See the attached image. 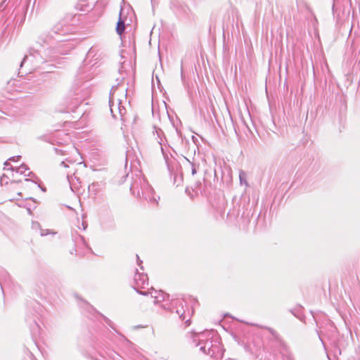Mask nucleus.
Segmentation results:
<instances>
[{
    "label": "nucleus",
    "instance_id": "nucleus-1",
    "mask_svg": "<svg viewBox=\"0 0 360 360\" xmlns=\"http://www.w3.org/2000/svg\"><path fill=\"white\" fill-rule=\"evenodd\" d=\"M130 191L134 195L141 197L150 202L158 204V199L155 196L153 188L149 185L147 180L141 174L136 176L130 187Z\"/></svg>",
    "mask_w": 360,
    "mask_h": 360
},
{
    "label": "nucleus",
    "instance_id": "nucleus-2",
    "mask_svg": "<svg viewBox=\"0 0 360 360\" xmlns=\"http://www.w3.org/2000/svg\"><path fill=\"white\" fill-rule=\"evenodd\" d=\"M89 95L90 90L87 82L70 90L65 101L67 105L66 112L74 111Z\"/></svg>",
    "mask_w": 360,
    "mask_h": 360
},
{
    "label": "nucleus",
    "instance_id": "nucleus-3",
    "mask_svg": "<svg viewBox=\"0 0 360 360\" xmlns=\"http://www.w3.org/2000/svg\"><path fill=\"white\" fill-rule=\"evenodd\" d=\"M198 341L196 344L197 347H200V350L211 357L216 356L219 350V346L217 344H214L212 340L205 337V334L202 333L198 335L197 338H194L193 342Z\"/></svg>",
    "mask_w": 360,
    "mask_h": 360
},
{
    "label": "nucleus",
    "instance_id": "nucleus-4",
    "mask_svg": "<svg viewBox=\"0 0 360 360\" xmlns=\"http://www.w3.org/2000/svg\"><path fill=\"white\" fill-rule=\"evenodd\" d=\"M121 88L120 84L117 86H113L110 90V96H109V106L110 109V112L112 116L115 119H120L122 120H124V116L127 112V110L125 107L122 105V100L120 98H117V113L115 112L114 109V101H115V91Z\"/></svg>",
    "mask_w": 360,
    "mask_h": 360
},
{
    "label": "nucleus",
    "instance_id": "nucleus-5",
    "mask_svg": "<svg viewBox=\"0 0 360 360\" xmlns=\"http://www.w3.org/2000/svg\"><path fill=\"white\" fill-rule=\"evenodd\" d=\"M134 290L142 295H147L148 291H142L140 289H145L148 285V278L147 274L139 273L136 269L134 275Z\"/></svg>",
    "mask_w": 360,
    "mask_h": 360
},
{
    "label": "nucleus",
    "instance_id": "nucleus-6",
    "mask_svg": "<svg viewBox=\"0 0 360 360\" xmlns=\"http://www.w3.org/2000/svg\"><path fill=\"white\" fill-rule=\"evenodd\" d=\"M31 58H34L35 60L34 68H39L40 64H43L45 62L39 51L30 49L29 54L25 55L23 60H22L20 67L22 68L27 63V60Z\"/></svg>",
    "mask_w": 360,
    "mask_h": 360
},
{
    "label": "nucleus",
    "instance_id": "nucleus-7",
    "mask_svg": "<svg viewBox=\"0 0 360 360\" xmlns=\"http://www.w3.org/2000/svg\"><path fill=\"white\" fill-rule=\"evenodd\" d=\"M97 55V51L94 48H91L88 53H86V58L84 60V62L86 64H91L92 66L96 65L97 63V60L98 59V57L95 58Z\"/></svg>",
    "mask_w": 360,
    "mask_h": 360
},
{
    "label": "nucleus",
    "instance_id": "nucleus-8",
    "mask_svg": "<svg viewBox=\"0 0 360 360\" xmlns=\"http://www.w3.org/2000/svg\"><path fill=\"white\" fill-rule=\"evenodd\" d=\"M65 31L66 30L64 27L60 23H58L53 26L49 34L51 37H53V34L64 35L65 34Z\"/></svg>",
    "mask_w": 360,
    "mask_h": 360
},
{
    "label": "nucleus",
    "instance_id": "nucleus-9",
    "mask_svg": "<svg viewBox=\"0 0 360 360\" xmlns=\"http://www.w3.org/2000/svg\"><path fill=\"white\" fill-rule=\"evenodd\" d=\"M121 14H122V10L120 11V18L117 22V26H116V32L119 35H121L124 32V30H125V22H124V20L122 18Z\"/></svg>",
    "mask_w": 360,
    "mask_h": 360
},
{
    "label": "nucleus",
    "instance_id": "nucleus-10",
    "mask_svg": "<svg viewBox=\"0 0 360 360\" xmlns=\"http://www.w3.org/2000/svg\"><path fill=\"white\" fill-rule=\"evenodd\" d=\"M148 294L151 295V297L155 299V302H160L162 301H165L166 298L169 297V295L165 293L162 290L158 291V295H153V292H148Z\"/></svg>",
    "mask_w": 360,
    "mask_h": 360
},
{
    "label": "nucleus",
    "instance_id": "nucleus-11",
    "mask_svg": "<svg viewBox=\"0 0 360 360\" xmlns=\"http://www.w3.org/2000/svg\"><path fill=\"white\" fill-rule=\"evenodd\" d=\"M73 49V44L68 42L63 44L61 47L57 49V53L61 55H66L68 53V51Z\"/></svg>",
    "mask_w": 360,
    "mask_h": 360
},
{
    "label": "nucleus",
    "instance_id": "nucleus-12",
    "mask_svg": "<svg viewBox=\"0 0 360 360\" xmlns=\"http://www.w3.org/2000/svg\"><path fill=\"white\" fill-rule=\"evenodd\" d=\"M32 229H34V230L39 229L40 230V234H41V236H46V235H48L49 233H51L49 231V230L41 229L39 223L37 222V221H32Z\"/></svg>",
    "mask_w": 360,
    "mask_h": 360
},
{
    "label": "nucleus",
    "instance_id": "nucleus-13",
    "mask_svg": "<svg viewBox=\"0 0 360 360\" xmlns=\"http://www.w3.org/2000/svg\"><path fill=\"white\" fill-rule=\"evenodd\" d=\"M86 2L87 0H79L77 4L75 5L76 9H78L81 11H88V9L86 8V7H88Z\"/></svg>",
    "mask_w": 360,
    "mask_h": 360
},
{
    "label": "nucleus",
    "instance_id": "nucleus-14",
    "mask_svg": "<svg viewBox=\"0 0 360 360\" xmlns=\"http://www.w3.org/2000/svg\"><path fill=\"white\" fill-rule=\"evenodd\" d=\"M98 187H99L98 183H95V182L92 183L88 187L89 192L91 193V194L96 195L98 192Z\"/></svg>",
    "mask_w": 360,
    "mask_h": 360
},
{
    "label": "nucleus",
    "instance_id": "nucleus-15",
    "mask_svg": "<svg viewBox=\"0 0 360 360\" xmlns=\"http://www.w3.org/2000/svg\"><path fill=\"white\" fill-rule=\"evenodd\" d=\"M239 179H240V184H245V186L248 185V181H247V174L243 170H240Z\"/></svg>",
    "mask_w": 360,
    "mask_h": 360
},
{
    "label": "nucleus",
    "instance_id": "nucleus-16",
    "mask_svg": "<svg viewBox=\"0 0 360 360\" xmlns=\"http://www.w3.org/2000/svg\"><path fill=\"white\" fill-rule=\"evenodd\" d=\"M192 190L195 192V195H198L199 193L202 194V183L200 181L196 182L194 188H192Z\"/></svg>",
    "mask_w": 360,
    "mask_h": 360
},
{
    "label": "nucleus",
    "instance_id": "nucleus-17",
    "mask_svg": "<svg viewBox=\"0 0 360 360\" xmlns=\"http://www.w3.org/2000/svg\"><path fill=\"white\" fill-rule=\"evenodd\" d=\"M27 169H29V168L25 164H22L20 167L15 168L16 172L21 174H25V171Z\"/></svg>",
    "mask_w": 360,
    "mask_h": 360
},
{
    "label": "nucleus",
    "instance_id": "nucleus-18",
    "mask_svg": "<svg viewBox=\"0 0 360 360\" xmlns=\"http://www.w3.org/2000/svg\"><path fill=\"white\" fill-rule=\"evenodd\" d=\"M9 26H10V22H8V20H6L5 22H4V30L2 31V33H1V37H4L8 28H9Z\"/></svg>",
    "mask_w": 360,
    "mask_h": 360
},
{
    "label": "nucleus",
    "instance_id": "nucleus-19",
    "mask_svg": "<svg viewBox=\"0 0 360 360\" xmlns=\"http://www.w3.org/2000/svg\"><path fill=\"white\" fill-rule=\"evenodd\" d=\"M74 240L75 243H82V244L85 245V239L83 236L80 235H77Z\"/></svg>",
    "mask_w": 360,
    "mask_h": 360
},
{
    "label": "nucleus",
    "instance_id": "nucleus-20",
    "mask_svg": "<svg viewBox=\"0 0 360 360\" xmlns=\"http://www.w3.org/2000/svg\"><path fill=\"white\" fill-rule=\"evenodd\" d=\"M7 0H2L0 4V13L4 11L6 8L8 6V3L6 4Z\"/></svg>",
    "mask_w": 360,
    "mask_h": 360
},
{
    "label": "nucleus",
    "instance_id": "nucleus-21",
    "mask_svg": "<svg viewBox=\"0 0 360 360\" xmlns=\"http://www.w3.org/2000/svg\"><path fill=\"white\" fill-rule=\"evenodd\" d=\"M176 313L179 316L180 318H181L182 320L185 319V316H184L185 311L183 309V308L181 309H176Z\"/></svg>",
    "mask_w": 360,
    "mask_h": 360
},
{
    "label": "nucleus",
    "instance_id": "nucleus-22",
    "mask_svg": "<svg viewBox=\"0 0 360 360\" xmlns=\"http://www.w3.org/2000/svg\"><path fill=\"white\" fill-rule=\"evenodd\" d=\"M105 322L112 328H114V323L107 317L103 316Z\"/></svg>",
    "mask_w": 360,
    "mask_h": 360
},
{
    "label": "nucleus",
    "instance_id": "nucleus-23",
    "mask_svg": "<svg viewBox=\"0 0 360 360\" xmlns=\"http://www.w3.org/2000/svg\"><path fill=\"white\" fill-rule=\"evenodd\" d=\"M155 131L157 133L158 136L160 138V141H158L159 144H162L161 141L162 139L160 138L161 134H162V131L160 129H155Z\"/></svg>",
    "mask_w": 360,
    "mask_h": 360
},
{
    "label": "nucleus",
    "instance_id": "nucleus-24",
    "mask_svg": "<svg viewBox=\"0 0 360 360\" xmlns=\"http://www.w3.org/2000/svg\"><path fill=\"white\" fill-rule=\"evenodd\" d=\"M20 158H21V156H20V155H18V156H13V157H12V158H9V160H11V161H16V160H20Z\"/></svg>",
    "mask_w": 360,
    "mask_h": 360
},
{
    "label": "nucleus",
    "instance_id": "nucleus-25",
    "mask_svg": "<svg viewBox=\"0 0 360 360\" xmlns=\"http://www.w3.org/2000/svg\"><path fill=\"white\" fill-rule=\"evenodd\" d=\"M136 258H137V264H138V265L141 266V269H143V266H141V264H142V261L140 259V258H139L138 255H136Z\"/></svg>",
    "mask_w": 360,
    "mask_h": 360
},
{
    "label": "nucleus",
    "instance_id": "nucleus-26",
    "mask_svg": "<svg viewBox=\"0 0 360 360\" xmlns=\"http://www.w3.org/2000/svg\"><path fill=\"white\" fill-rule=\"evenodd\" d=\"M29 62L32 64V66L34 68V64L35 63L34 58H31L27 60V63Z\"/></svg>",
    "mask_w": 360,
    "mask_h": 360
},
{
    "label": "nucleus",
    "instance_id": "nucleus-27",
    "mask_svg": "<svg viewBox=\"0 0 360 360\" xmlns=\"http://www.w3.org/2000/svg\"><path fill=\"white\" fill-rule=\"evenodd\" d=\"M114 109L116 113H117V99L115 98L114 101Z\"/></svg>",
    "mask_w": 360,
    "mask_h": 360
},
{
    "label": "nucleus",
    "instance_id": "nucleus-28",
    "mask_svg": "<svg viewBox=\"0 0 360 360\" xmlns=\"http://www.w3.org/2000/svg\"><path fill=\"white\" fill-rule=\"evenodd\" d=\"M196 173V168L195 166L192 164V174L194 175Z\"/></svg>",
    "mask_w": 360,
    "mask_h": 360
},
{
    "label": "nucleus",
    "instance_id": "nucleus-29",
    "mask_svg": "<svg viewBox=\"0 0 360 360\" xmlns=\"http://www.w3.org/2000/svg\"><path fill=\"white\" fill-rule=\"evenodd\" d=\"M150 290H151L150 292H153V295H158V290H154L153 288H151Z\"/></svg>",
    "mask_w": 360,
    "mask_h": 360
},
{
    "label": "nucleus",
    "instance_id": "nucleus-30",
    "mask_svg": "<svg viewBox=\"0 0 360 360\" xmlns=\"http://www.w3.org/2000/svg\"><path fill=\"white\" fill-rule=\"evenodd\" d=\"M121 90H122V93L125 92L124 96L126 97V96H127V89L126 88H124H124H122Z\"/></svg>",
    "mask_w": 360,
    "mask_h": 360
},
{
    "label": "nucleus",
    "instance_id": "nucleus-31",
    "mask_svg": "<svg viewBox=\"0 0 360 360\" xmlns=\"http://www.w3.org/2000/svg\"><path fill=\"white\" fill-rule=\"evenodd\" d=\"M174 304H179L180 305H182V302L180 301V300H176V301H175V302Z\"/></svg>",
    "mask_w": 360,
    "mask_h": 360
},
{
    "label": "nucleus",
    "instance_id": "nucleus-32",
    "mask_svg": "<svg viewBox=\"0 0 360 360\" xmlns=\"http://www.w3.org/2000/svg\"><path fill=\"white\" fill-rule=\"evenodd\" d=\"M32 175H33L32 172H30L28 174H25V176H31Z\"/></svg>",
    "mask_w": 360,
    "mask_h": 360
},
{
    "label": "nucleus",
    "instance_id": "nucleus-33",
    "mask_svg": "<svg viewBox=\"0 0 360 360\" xmlns=\"http://www.w3.org/2000/svg\"><path fill=\"white\" fill-rule=\"evenodd\" d=\"M61 165H63L64 167H68V165L63 161L61 162Z\"/></svg>",
    "mask_w": 360,
    "mask_h": 360
},
{
    "label": "nucleus",
    "instance_id": "nucleus-34",
    "mask_svg": "<svg viewBox=\"0 0 360 360\" xmlns=\"http://www.w3.org/2000/svg\"><path fill=\"white\" fill-rule=\"evenodd\" d=\"M56 60V56L51 57V60Z\"/></svg>",
    "mask_w": 360,
    "mask_h": 360
},
{
    "label": "nucleus",
    "instance_id": "nucleus-35",
    "mask_svg": "<svg viewBox=\"0 0 360 360\" xmlns=\"http://www.w3.org/2000/svg\"><path fill=\"white\" fill-rule=\"evenodd\" d=\"M58 40H59L60 41H70V39H59Z\"/></svg>",
    "mask_w": 360,
    "mask_h": 360
},
{
    "label": "nucleus",
    "instance_id": "nucleus-36",
    "mask_svg": "<svg viewBox=\"0 0 360 360\" xmlns=\"http://www.w3.org/2000/svg\"><path fill=\"white\" fill-rule=\"evenodd\" d=\"M290 312L295 316H297V314L292 311V310H290Z\"/></svg>",
    "mask_w": 360,
    "mask_h": 360
},
{
    "label": "nucleus",
    "instance_id": "nucleus-37",
    "mask_svg": "<svg viewBox=\"0 0 360 360\" xmlns=\"http://www.w3.org/2000/svg\"><path fill=\"white\" fill-rule=\"evenodd\" d=\"M69 181H70V186H71V188H72V184L71 180H70V179H69Z\"/></svg>",
    "mask_w": 360,
    "mask_h": 360
},
{
    "label": "nucleus",
    "instance_id": "nucleus-38",
    "mask_svg": "<svg viewBox=\"0 0 360 360\" xmlns=\"http://www.w3.org/2000/svg\"><path fill=\"white\" fill-rule=\"evenodd\" d=\"M39 188H41V190H42L43 191H46V189H45V188H41V186H39Z\"/></svg>",
    "mask_w": 360,
    "mask_h": 360
},
{
    "label": "nucleus",
    "instance_id": "nucleus-39",
    "mask_svg": "<svg viewBox=\"0 0 360 360\" xmlns=\"http://www.w3.org/2000/svg\"><path fill=\"white\" fill-rule=\"evenodd\" d=\"M39 188H41V190H42L43 191H46V189H45V188H41V186H39Z\"/></svg>",
    "mask_w": 360,
    "mask_h": 360
},
{
    "label": "nucleus",
    "instance_id": "nucleus-40",
    "mask_svg": "<svg viewBox=\"0 0 360 360\" xmlns=\"http://www.w3.org/2000/svg\"><path fill=\"white\" fill-rule=\"evenodd\" d=\"M47 72H52V70L51 69H49V70H47Z\"/></svg>",
    "mask_w": 360,
    "mask_h": 360
},
{
    "label": "nucleus",
    "instance_id": "nucleus-41",
    "mask_svg": "<svg viewBox=\"0 0 360 360\" xmlns=\"http://www.w3.org/2000/svg\"><path fill=\"white\" fill-rule=\"evenodd\" d=\"M25 181H30V179H25Z\"/></svg>",
    "mask_w": 360,
    "mask_h": 360
}]
</instances>
